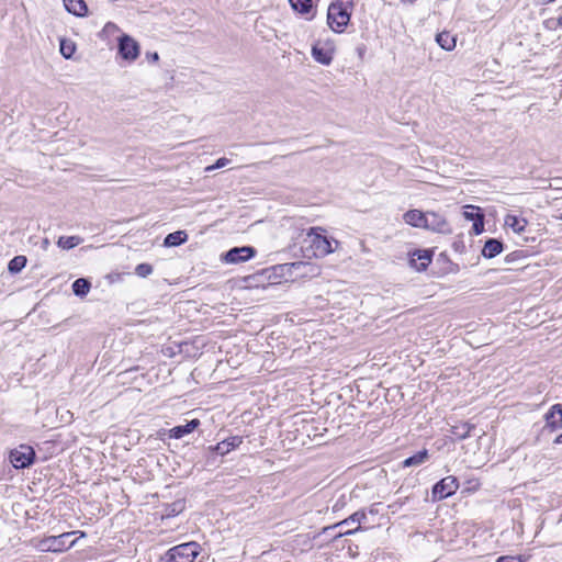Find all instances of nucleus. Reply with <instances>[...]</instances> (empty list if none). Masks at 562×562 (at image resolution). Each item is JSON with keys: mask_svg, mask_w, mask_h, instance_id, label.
<instances>
[{"mask_svg": "<svg viewBox=\"0 0 562 562\" xmlns=\"http://www.w3.org/2000/svg\"><path fill=\"white\" fill-rule=\"evenodd\" d=\"M321 227H311L303 236L301 249L306 258L325 257L334 251L331 241L324 236Z\"/></svg>", "mask_w": 562, "mask_h": 562, "instance_id": "obj_1", "label": "nucleus"}, {"mask_svg": "<svg viewBox=\"0 0 562 562\" xmlns=\"http://www.w3.org/2000/svg\"><path fill=\"white\" fill-rule=\"evenodd\" d=\"M351 7L352 0H339L329 5L327 21L334 32L341 33L344 31L350 20Z\"/></svg>", "mask_w": 562, "mask_h": 562, "instance_id": "obj_2", "label": "nucleus"}, {"mask_svg": "<svg viewBox=\"0 0 562 562\" xmlns=\"http://www.w3.org/2000/svg\"><path fill=\"white\" fill-rule=\"evenodd\" d=\"M200 551L201 546L195 541L181 543L170 548L161 558V562H194Z\"/></svg>", "mask_w": 562, "mask_h": 562, "instance_id": "obj_3", "label": "nucleus"}, {"mask_svg": "<svg viewBox=\"0 0 562 562\" xmlns=\"http://www.w3.org/2000/svg\"><path fill=\"white\" fill-rule=\"evenodd\" d=\"M75 533L64 532L59 536L47 537L41 541L40 548L42 551L61 552L75 544L76 540H70Z\"/></svg>", "mask_w": 562, "mask_h": 562, "instance_id": "obj_4", "label": "nucleus"}, {"mask_svg": "<svg viewBox=\"0 0 562 562\" xmlns=\"http://www.w3.org/2000/svg\"><path fill=\"white\" fill-rule=\"evenodd\" d=\"M335 43L330 38L318 40L312 45L313 58L325 66H328L335 54Z\"/></svg>", "mask_w": 562, "mask_h": 562, "instance_id": "obj_5", "label": "nucleus"}, {"mask_svg": "<svg viewBox=\"0 0 562 562\" xmlns=\"http://www.w3.org/2000/svg\"><path fill=\"white\" fill-rule=\"evenodd\" d=\"M35 459V451L31 446L21 445L12 449L9 454V460L15 469H25L33 464Z\"/></svg>", "mask_w": 562, "mask_h": 562, "instance_id": "obj_6", "label": "nucleus"}, {"mask_svg": "<svg viewBox=\"0 0 562 562\" xmlns=\"http://www.w3.org/2000/svg\"><path fill=\"white\" fill-rule=\"evenodd\" d=\"M459 488L456 476L449 475L436 483L431 491L432 501H441L453 495Z\"/></svg>", "mask_w": 562, "mask_h": 562, "instance_id": "obj_7", "label": "nucleus"}, {"mask_svg": "<svg viewBox=\"0 0 562 562\" xmlns=\"http://www.w3.org/2000/svg\"><path fill=\"white\" fill-rule=\"evenodd\" d=\"M256 255V249L251 246L234 247L226 251L222 259L226 263H240L249 260Z\"/></svg>", "mask_w": 562, "mask_h": 562, "instance_id": "obj_8", "label": "nucleus"}, {"mask_svg": "<svg viewBox=\"0 0 562 562\" xmlns=\"http://www.w3.org/2000/svg\"><path fill=\"white\" fill-rule=\"evenodd\" d=\"M119 54L123 59L133 61L139 55V45L134 37H119Z\"/></svg>", "mask_w": 562, "mask_h": 562, "instance_id": "obj_9", "label": "nucleus"}, {"mask_svg": "<svg viewBox=\"0 0 562 562\" xmlns=\"http://www.w3.org/2000/svg\"><path fill=\"white\" fill-rule=\"evenodd\" d=\"M366 519H367V513L364 510H358V512L353 513L352 515H350L348 518L344 519L342 521H340L334 526L328 527L327 529L341 527V526H349L351 524L357 522L358 526L355 529L347 530L345 532H339L336 536V538H340V537L348 536V535H353L361 529V524L366 522Z\"/></svg>", "mask_w": 562, "mask_h": 562, "instance_id": "obj_10", "label": "nucleus"}, {"mask_svg": "<svg viewBox=\"0 0 562 562\" xmlns=\"http://www.w3.org/2000/svg\"><path fill=\"white\" fill-rule=\"evenodd\" d=\"M425 229L432 232L449 234L451 228L443 216L435 212H427Z\"/></svg>", "mask_w": 562, "mask_h": 562, "instance_id": "obj_11", "label": "nucleus"}, {"mask_svg": "<svg viewBox=\"0 0 562 562\" xmlns=\"http://www.w3.org/2000/svg\"><path fill=\"white\" fill-rule=\"evenodd\" d=\"M546 427L551 431L562 429V404H554L544 415Z\"/></svg>", "mask_w": 562, "mask_h": 562, "instance_id": "obj_12", "label": "nucleus"}, {"mask_svg": "<svg viewBox=\"0 0 562 562\" xmlns=\"http://www.w3.org/2000/svg\"><path fill=\"white\" fill-rule=\"evenodd\" d=\"M427 212L424 213L419 210H409L404 215V222L413 227L425 228Z\"/></svg>", "mask_w": 562, "mask_h": 562, "instance_id": "obj_13", "label": "nucleus"}, {"mask_svg": "<svg viewBox=\"0 0 562 562\" xmlns=\"http://www.w3.org/2000/svg\"><path fill=\"white\" fill-rule=\"evenodd\" d=\"M431 262V252L428 250H418L413 254L411 265L418 271L425 270Z\"/></svg>", "mask_w": 562, "mask_h": 562, "instance_id": "obj_14", "label": "nucleus"}, {"mask_svg": "<svg viewBox=\"0 0 562 562\" xmlns=\"http://www.w3.org/2000/svg\"><path fill=\"white\" fill-rule=\"evenodd\" d=\"M200 425L199 419H192L184 425L176 426L170 429V438L180 439L186 435L192 432Z\"/></svg>", "mask_w": 562, "mask_h": 562, "instance_id": "obj_15", "label": "nucleus"}, {"mask_svg": "<svg viewBox=\"0 0 562 562\" xmlns=\"http://www.w3.org/2000/svg\"><path fill=\"white\" fill-rule=\"evenodd\" d=\"M241 442H243V438L241 437L233 436V437H229V438L218 442L214 447V450L218 454L224 456V454L228 453L229 451H232L233 449L239 447Z\"/></svg>", "mask_w": 562, "mask_h": 562, "instance_id": "obj_16", "label": "nucleus"}, {"mask_svg": "<svg viewBox=\"0 0 562 562\" xmlns=\"http://www.w3.org/2000/svg\"><path fill=\"white\" fill-rule=\"evenodd\" d=\"M64 5L69 13L76 16H85L88 13L85 0H64Z\"/></svg>", "mask_w": 562, "mask_h": 562, "instance_id": "obj_17", "label": "nucleus"}, {"mask_svg": "<svg viewBox=\"0 0 562 562\" xmlns=\"http://www.w3.org/2000/svg\"><path fill=\"white\" fill-rule=\"evenodd\" d=\"M503 251V243L495 238H490L485 241L482 249V255L485 258H494Z\"/></svg>", "mask_w": 562, "mask_h": 562, "instance_id": "obj_18", "label": "nucleus"}, {"mask_svg": "<svg viewBox=\"0 0 562 562\" xmlns=\"http://www.w3.org/2000/svg\"><path fill=\"white\" fill-rule=\"evenodd\" d=\"M188 239V235L184 231H177L168 234L164 239V245L166 247H176L186 243Z\"/></svg>", "mask_w": 562, "mask_h": 562, "instance_id": "obj_19", "label": "nucleus"}, {"mask_svg": "<svg viewBox=\"0 0 562 562\" xmlns=\"http://www.w3.org/2000/svg\"><path fill=\"white\" fill-rule=\"evenodd\" d=\"M59 50L66 59H69L74 56L76 52V43L72 41L71 37H60Z\"/></svg>", "mask_w": 562, "mask_h": 562, "instance_id": "obj_20", "label": "nucleus"}, {"mask_svg": "<svg viewBox=\"0 0 562 562\" xmlns=\"http://www.w3.org/2000/svg\"><path fill=\"white\" fill-rule=\"evenodd\" d=\"M428 457H429L428 451L426 449H424L422 451H418L414 456L406 458L403 461V467L408 468V467L420 465L428 460Z\"/></svg>", "mask_w": 562, "mask_h": 562, "instance_id": "obj_21", "label": "nucleus"}, {"mask_svg": "<svg viewBox=\"0 0 562 562\" xmlns=\"http://www.w3.org/2000/svg\"><path fill=\"white\" fill-rule=\"evenodd\" d=\"M71 288L75 295L83 297L90 291L91 283L85 278H79L72 283Z\"/></svg>", "mask_w": 562, "mask_h": 562, "instance_id": "obj_22", "label": "nucleus"}, {"mask_svg": "<svg viewBox=\"0 0 562 562\" xmlns=\"http://www.w3.org/2000/svg\"><path fill=\"white\" fill-rule=\"evenodd\" d=\"M505 225L510 227L515 233H521L525 231L527 221L519 218L516 215H507L505 218Z\"/></svg>", "mask_w": 562, "mask_h": 562, "instance_id": "obj_23", "label": "nucleus"}, {"mask_svg": "<svg viewBox=\"0 0 562 562\" xmlns=\"http://www.w3.org/2000/svg\"><path fill=\"white\" fill-rule=\"evenodd\" d=\"M292 9L299 13H310L313 8L312 0H289Z\"/></svg>", "mask_w": 562, "mask_h": 562, "instance_id": "obj_24", "label": "nucleus"}, {"mask_svg": "<svg viewBox=\"0 0 562 562\" xmlns=\"http://www.w3.org/2000/svg\"><path fill=\"white\" fill-rule=\"evenodd\" d=\"M82 241L79 236H61L59 237L57 245L63 249H71L78 246Z\"/></svg>", "mask_w": 562, "mask_h": 562, "instance_id": "obj_25", "label": "nucleus"}, {"mask_svg": "<svg viewBox=\"0 0 562 562\" xmlns=\"http://www.w3.org/2000/svg\"><path fill=\"white\" fill-rule=\"evenodd\" d=\"M26 261L27 260L25 256H15L13 259L10 260L8 265V270L11 273H18L25 267Z\"/></svg>", "mask_w": 562, "mask_h": 562, "instance_id": "obj_26", "label": "nucleus"}, {"mask_svg": "<svg viewBox=\"0 0 562 562\" xmlns=\"http://www.w3.org/2000/svg\"><path fill=\"white\" fill-rule=\"evenodd\" d=\"M435 42L445 50H452L457 45V37H435Z\"/></svg>", "mask_w": 562, "mask_h": 562, "instance_id": "obj_27", "label": "nucleus"}, {"mask_svg": "<svg viewBox=\"0 0 562 562\" xmlns=\"http://www.w3.org/2000/svg\"><path fill=\"white\" fill-rule=\"evenodd\" d=\"M135 273L140 278H146L153 273V266L149 263H139L135 267Z\"/></svg>", "mask_w": 562, "mask_h": 562, "instance_id": "obj_28", "label": "nucleus"}, {"mask_svg": "<svg viewBox=\"0 0 562 562\" xmlns=\"http://www.w3.org/2000/svg\"><path fill=\"white\" fill-rule=\"evenodd\" d=\"M285 267H288V269H308V272L315 274V270H318L317 268H314L312 267L310 263L307 262H303V261H296V262H292L290 265H286Z\"/></svg>", "mask_w": 562, "mask_h": 562, "instance_id": "obj_29", "label": "nucleus"}, {"mask_svg": "<svg viewBox=\"0 0 562 562\" xmlns=\"http://www.w3.org/2000/svg\"><path fill=\"white\" fill-rule=\"evenodd\" d=\"M473 231L476 235L481 234L484 229L483 215L476 213V218L473 220Z\"/></svg>", "mask_w": 562, "mask_h": 562, "instance_id": "obj_30", "label": "nucleus"}, {"mask_svg": "<svg viewBox=\"0 0 562 562\" xmlns=\"http://www.w3.org/2000/svg\"><path fill=\"white\" fill-rule=\"evenodd\" d=\"M119 32V27L114 23H106L102 30V35H112L114 33Z\"/></svg>", "mask_w": 562, "mask_h": 562, "instance_id": "obj_31", "label": "nucleus"}, {"mask_svg": "<svg viewBox=\"0 0 562 562\" xmlns=\"http://www.w3.org/2000/svg\"><path fill=\"white\" fill-rule=\"evenodd\" d=\"M496 562H526V559L520 555H518V557L502 555V557L497 558Z\"/></svg>", "mask_w": 562, "mask_h": 562, "instance_id": "obj_32", "label": "nucleus"}, {"mask_svg": "<svg viewBox=\"0 0 562 562\" xmlns=\"http://www.w3.org/2000/svg\"><path fill=\"white\" fill-rule=\"evenodd\" d=\"M228 162H229V159L224 158V157H223V158H220V159H217V160H216V162H215L213 166H209V167L206 168V170H207V171H210V170H215V169H218V168H223V167H225Z\"/></svg>", "mask_w": 562, "mask_h": 562, "instance_id": "obj_33", "label": "nucleus"}, {"mask_svg": "<svg viewBox=\"0 0 562 562\" xmlns=\"http://www.w3.org/2000/svg\"><path fill=\"white\" fill-rule=\"evenodd\" d=\"M462 428H463L464 430H462V434H460V436H459V437H460V439H465V438L470 437V432H471V430L474 428V426H473V425H470V424H464V425L462 426Z\"/></svg>", "mask_w": 562, "mask_h": 562, "instance_id": "obj_34", "label": "nucleus"}, {"mask_svg": "<svg viewBox=\"0 0 562 562\" xmlns=\"http://www.w3.org/2000/svg\"><path fill=\"white\" fill-rule=\"evenodd\" d=\"M171 507L172 508L168 512V516L176 515L182 509V505L180 503H173Z\"/></svg>", "mask_w": 562, "mask_h": 562, "instance_id": "obj_35", "label": "nucleus"}, {"mask_svg": "<svg viewBox=\"0 0 562 562\" xmlns=\"http://www.w3.org/2000/svg\"><path fill=\"white\" fill-rule=\"evenodd\" d=\"M146 58H147L149 61L156 63V61H158V59H159V55H158V53H156V52H155V53H147V54H146Z\"/></svg>", "mask_w": 562, "mask_h": 562, "instance_id": "obj_36", "label": "nucleus"}, {"mask_svg": "<svg viewBox=\"0 0 562 562\" xmlns=\"http://www.w3.org/2000/svg\"><path fill=\"white\" fill-rule=\"evenodd\" d=\"M464 216H465V218L471 220V221L476 218V214L470 213V212H464Z\"/></svg>", "mask_w": 562, "mask_h": 562, "instance_id": "obj_37", "label": "nucleus"}, {"mask_svg": "<svg viewBox=\"0 0 562 562\" xmlns=\"http://www.w3.org/2000/svg\"><path fill=\"white\" fill-rule=\"evenodd\" d=\"M536 1H537V4L546 5V4L553 2L554 0H536Z\"/></svg>", "mask_w": 562, "mask_h": 562, "instance_id": "obj_38", "label": "nucleus"}, {"mask_svg": "<svg viewBox=\"0 0 562 562\" xmlns=\"http://www.w3.org/2000/svg\"><path fill=\"white\" fill-rule=\"evenodd\" d=\"M369 514L371 515H376L378 514V509L375 508V505H372L370 508H369Z\"/></svg>", "mask_w": 562, "mask_h": 562, "instance_id": "obj_39", "label": "nucleus"}, {"mask_svg": "<svg viewBox=\"0 0 562 562\" xmlns=\"http://www.w3.org/2000/svg\"><path fill=\"white\" fill-rule=\"evenodd\" d=\"M554 443H557V445L562 443V434H561V435H559V436L554 439Z\"/></svg>", "mask_w": 562, "mask_h": 562, "instance_id": "obj_40", "label": "nucleus"}, {"mask_svg": "<svg viewBox=\"0 0 562 562\" xmlns=\"http://www.w3.org/2000/svg\"><path fill=\"white\" fill-rule=\"evenodd\" d=\"M514 256H515V254H510V255L506 256V259H505V260H506L507 262H510L512 260H514Z\"/></svg>", "mask_w": 562, "mask_h": 562, "instance_id": "obj_41", "label": "nucleus"}, {"mask_svg": "<svg viewBox=\"0 0 562 562\" xmlns=\"http://www.w3.org/2000/svg\"><path fill=\"white\" fill-rule=\"evenodd\" d=\"M558 24H560L562 26V15L559 18Z\"/></svg>", "mask_w": 562, "mask_h": 562, "instance_id": "obj_42", "label": "nucleus"}]
</instances>
